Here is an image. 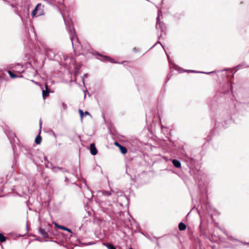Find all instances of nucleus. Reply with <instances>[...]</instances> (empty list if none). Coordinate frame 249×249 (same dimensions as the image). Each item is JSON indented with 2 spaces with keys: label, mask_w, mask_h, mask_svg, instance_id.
Instances as JSON below:
<instances>
[{
  "label": "nucleus",
  "mask_w": 249,
  "mask_h": 249,
  "mask_svg": "<svg viewBox=\"0 0 249 249\" xmlns=\"http://www.w3.org/2000/svg\"><path fill=\"white\" fill-rule=\"evenodd\" d=\"M41 7H42V5L40 3L37 4L35 9L33 10V11L32 12V15H33V17H34L35 16H39L41 15V12L39 13H38L37 11L39 9H41Z\"/></svg>",
  "instance_id": "nucleus-1"
},
{
  "label": "nucleus",
  "mask_w": 249,
  "mask_h": 249,
  "mask_svg": "<svg viewBox=\"0 0 249 249\" xmlns=\"http://www.w3.org/2000/svg\"><path fill=\"white\" fill-rule=\"evenodd\" d=\"M90 153L92 155H95L97 154V150L95 147V145L94 144V143H91L90 144Z\"/></svg>",
  "instance_id": "nucleus-2"
},
{
  "label": "nucleus",
  "mask_w": 249,
  "mask_h": 249,
  "mask_svg": "<svg viewBox=\"0 0 249 249\" xmlns=\"http://www.w3.org/2000/svg\"><path fill=\"white\" fill-rule=\"evenodd\" d=\"M247 66L245 64H241L234 67V73L239 70L246 68Z\"/></svg>",
  "instance_id": "nucleus-3"
},
{
  "label": "nucleus",
  "mask_w": 249,
  "mask_h": 249,
  "mask_svg": "<svg viewBox=\"0 0 249 249\" xmlns=\"http://www.w3.org/2000/svg\"><path fill=\"white\" fill-rule=\"evenodd\" d=\"M172 163H173V165L176 167L179 168L181 166L180 162L178 160H173Z\"/></svg>",
  "instance_id": "nucleus-4"
},
{
  "label": "nucleus",
  "mask_w": 249,
  "mask_h": 249,
  "mask_svg": "<svg viewBox=\"0 0 249 249\" xmlns=\"http://www.w3.org/2000/svg\"><path fill=\"white\" fill-rule=\"evenodd\" d=\"M79 112L80 115L81 119H82L84 115H89V113L88 111H86L84 113L81 109H79Z\"/></svg>",
  "instance_id": "nucleus-5"
},
{
  "label": "nucleus",
  "mask_w": 249,
  "mask_h": 249,
  "mask_svg": "<svg viewBox=\"0 0 249 249\" xmlns=\"http://www.w3.org/2000/svg\"><path fill=\"white\" fill-rule=\"evenodd\" d=\"M178 228L180 231H184L186 229V226L183 223H180L178 225Z\"/></svg>",
  "instance_id": "nucleus-6"
},
{
  "label": "nucleus",
  "mask_w": 249,
  "mask_h": 249,
  "mask_svg": "<svg viewBox=\"0 0 249 249\" xmlns=\"http://www.w3.org/2000/svg\"><path fill=\"white\" fill-rule=\"evenodd\" d=\"M119 149L122 154H125L127 152V149L125 147L122 145H119Z\"/></svg>",
  "instance_id": "nucleus-7"
},
{
  "label": "nucleus",
  "mask_w": 249,
  "mask_h": 249,
  "mask_svg": "<svg viewBox=\"0 0 249 249\" xmlns=\"http://www.w3.org/2000/svg\"><path fill=\"white\" fill-rule=\"evenodd\" d=\"M42 96L44 99H45L46 97L49 96V92L47 90H43L42 91Z\"/></svg>",
  "instance_id": "nucleus-8"
},
{
  "label": "nucleus",
  "mask_w": 249,
  "mask_h": 249,
  "mask_svg": "<svg viewBox=\"0 0 249 249\" xmlns=\"http://www.w3.org/2000/svg\"><path fill=\"white\" fill-rule=\"evenodd\" d=\"M55 226L57 227L59 229H60L61 230H64V231H66V230H67V228L66 227H65L63 226H61V225H58V224H57L56 223H55L54 224Z\"/></svg>",
  "instance_id": "nucleus-9"
},
{
  "label": "nucleus",
  "mask_w": 249,
  "mask_h": 249,
  "mask_svg": "<svg viewBox=\"0 0 249 249\" xmlns=\"http://www.w3.org/2000/svg\"><path fill=\"white\" fill-rule=\"evenodd\" d=\"M36 142L37 143V144H40V143L41 142V138L40 136H38L36 139Z\"/></svg>",
  "instance_id": "nucleus-10"
},
{
  "label": "nucleus",
  "mask_w": 249,
  "mask_h": 249,
  "mask_svg": "<svg viewBox=\"0 0 249 249\" xmlns=\"http://www.w3.org/2000/svg\"><path fill=\"white\" fill-rule=\"evenodd\" d=\"M106 246L108 249H116V248L111 244H107Z\"/></svg>",
  "instance_id": "nucleus-11"
},
{
  "label": "nucleus",
  "mask_w": 249,
  "mask_h": 249,
  "mask_svg": "<svg viewBox=\"0 0 249 249\" xmlns=\"http://www.w3.org/2000/svg\"><path fill=\"white\" fill-rule=\"evenodd\" d=\"M6 238L2 234L0 233V241L1 242H3L5 241Z\"/></svg>",
  "instance_id": "nucleus-12"
},
{
  "label": "nucleus",
  "mask_w": 249,
  "mask_h": 249,
  "mask_svg": "<svg viewBox=\"0 0 249 249\" xmlns=\"http://www.w3.org/2000/svg\"><path fill=\"white\" fill-rule=\"evenodd\" d=\"M8 72L11 78H14L16 77V75L13 74L11 71H8Z\"/></svg>",
  "instance_id": "nucleus-13"
},
{
  "label": "nucleus",
  "mask_w": 249,
  "mask_h": 249,
  "mask_svg": "<svg viewBox=\"0 0 249 249\" xmlns=\"http://www.w3.org/2000/svg\"><path fill=\"white\" fill-rule=\"evenodd\" d=\"M71 42H72V43L73 44V41L75 39H77L75 37V35H71Z\"/></svg>",
  "instance_id": "nucleus-14"
},
{
  "label": "nucleus",
  "mask_w": 249,
  "mask_h": 249,
  "mask_svg": "<svg viewBox=\"0 0 249 249\" xmlns=\"http://www.w3.org/2000/svg\"><path fill=\"white\" fill-rule=\"evenodd\" d=\"M66 231H68V232H70V233H71V232H72L71 230H70V229H68L67 228V230H66Z\"/></svg>",
  "instance_id": "nucleus-15"
},
{
  "label": "nucleus",
  "mask_w": 249,
  "mask_h": 249,
  "mask_svg": "<svg viewBox=\"0 0 249 249\" xmlns=\"http://www.w3.org/2000/svg\"><path fill=\"white\" fill-rule=\"evenodd\" d=\"M115 145H116V146H118L119 147V145H121L120 144H119V143H118V142H115Z\"/></svg>",
  "instance_id": "nucleus-16"
},
{
  "label": "nucleus",
  "mask_w": 249,
  "mask_h": 249,
  "mask_svg": "<svg viewBox=\"0 0 249 249\" xmlns=\"http://www.w3.org/2000/svg\"><path fill=\"white\" fill-rule=\"evenodd\" d=\"M245 244H249V243H245Z\"/></svg>",
  "instance_id": "nucleus-17"
},
{
  "label": "nucleus",
  "mask_w": 249,
  "mask_h": 249,
  "mask_svg": "<svg viewBox=\"0 0 249 249\" xmlns=\"http://www.w3.org/2000/svg\"><path fill=\"white\" fill-rule=\"evenodd\" d=\"M129 249H133L132 248H130Z\"/></svg>",
  "instance_id": "nucleus-18"
}]
</instances>
